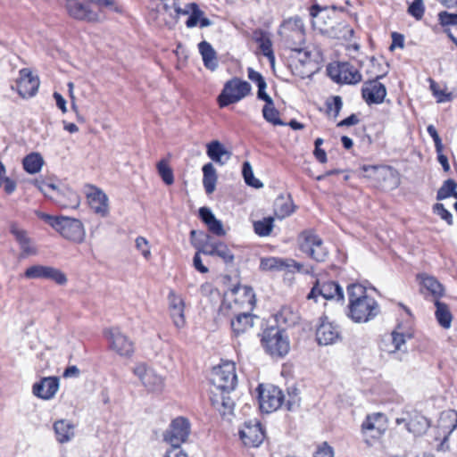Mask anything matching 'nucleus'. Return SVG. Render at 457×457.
Segmentation results:
<instances>
[{
	"instance_id": "obj_1",
	"label": "nucleus",
	"mask_w": 457,
	"mask_h": 457,
	"mask_svg": "<svg viewBox=\"0 0 457 457\" xmlns=\"http://www.w3.org/2000/svg\"><path fill=\"white\" fill-rule=\"evenodd\" d=\"M349 299L348 317L356 323L367 322L379 312L377 301L367 295L366 288L360 284L347 287Z\"/></svg>"
},
{
	"instance_id": "obj_2",
	"label": "nucleus",
	"mask_w": 457,
	"mask_h": 457,
	"mask_svg": "<svg viewBox=\"0 0 457 457\" xmlns=\"http://www.w3.org/2000/svg\"><path fill=\"white\" fill-rule=\"evenodd\" d=\"M212 393L224 400L227 394L235 390L237 384L236 365L233 361H221L211 372Z\"/></svg>"
},
{
	"instance_id": "obj_3",
	"label": "nucleus",
	"mask_w": 457,
	"mask_h": 457,
	"mask_svg": "<svg viewBox=\"0 0 457 457\" xmlns=\"http://www.w3.org/2000/svg\"><path fill=\"white\" fill-rule=\"evenodd\" d=\"M44 220L64 238L75 243H81L85 239L86 232L82 222L67 216L42 215Z\"/></svg>"
},
{
	"instance_id": "obj_4",
	"label": "nucleus",
	"mask_w": 457,
	"mask_h": 457,
	"mask_svg": "<svg viewBox=\"0 0 457 457\" xmlns=\"http://www.w3.org/2000/svg\"><path fill=\"white\" fill-rule=\"evenodd\" d=\"M370 62L373 70L370 71L369 73L373 79L364 83L361 89L362 97L368 104H381L386 96V89L378 79L386 75L387 70L378 71V72H377L375 70L379 67L380 64L375 58H372Z\"/></svg>"
},
{
	"instance_id": "obj_5",
	"label": "nucleus",
	"mask_w": 457,
	"mask_h": 457,
	"mask_svg": "<svg viewBox=\"0 0 457 457\" xmlns=\"http://www.w3.org/2000/svg\"><path fill=\"white\" fill-rule=\"evenodd\" d=\"M386 429V418L382 412H373L366 416L361 425L362 440L369 447L379 443Z\"/></svg>"
},
{
	"instance_id": "obj_6",
	"label": "nucleus",
	"mask_w": 457,
	"mask_h": 457,
	"mask_svg": "<svg viewBox=\"0 0 457 457\" xmlns=\"http://www.w3.org/2000/svg\"><path fill=\"white\" fill-rule=\"evenodd\" d=\"M251 85L238 78H234L227 81L224 87L218 96L220 107H225L235 104L247 96L251 93Z\"/></svg>"
},
{
	"instance_id": "obj_7",
	"label": "nucleus",
	"mask_w": 457,
	"mask_h": 457,
	"mask_svg": "<svg viewBox=\"0 0 457 457\" xmlns=\"http://www.w3.org/2000/svg\"><path fill=\"white\" fill-rule=\"evenodd\" d=\"M65 10L71 18L79 21L97 23L104 20L102 12L94 10L85 0H65Z\"/></svg>"
},
{
	"instance_id": "obj_8",
	"label": "nucleus",
	"mask_w": 457,
	"mask_h": 457,
	"mask_svg": "<svg viewBox=\"0 0 457 457\" xmlns=\"http://www.w3.org/2000/svg\"><path fill=\"white\" fill-rule=\"evenodd\" d=\"M191 434V423L188 419L179 416L171 420L163 433V441L170 446H181Z\"/></svg>"
},
{
	"instance_id": "obj_9",
	"label": "nucleus",
	"mask_w": 457,
	"mask_h": 457,
	"mask_svg": "<svg viewBox=\"0 0 457 457\" xmlns=\"http://www.w3.org/2000/svg\"><path fill=\"white\" fill-rule=\"evenodd\" d=\"M110 350L120 357L130 358L134 353V343L119 328H110L104 330Z\"/></svg>"
},
{
	"instance_id": "obj_10",
	"label": "nucleus",
	"mask_w": 457,
	"mask_h": 457,
	"mask_svg": "<svg viewBox=\"0 0 457 457\" xmlns=\"http://www.w3.org/2000/svg\"><path fill=\"white\" fill-rule=\"evenodd\" d=\"M287 46L297 52L302 53V46L304 44V26L301 18L293 17L287 20L282 28Z\"/></svg>"
},
{
	"instance_id": "obj_11",
	"label": "nucleus",
	"mask_w": 457,
	"mask_h": 457,
	"mask_svg": "<svg viewBox=\"0 0 457 457\" xmlns=\"http://www.w3.org/2000/svg\"><path fill=\"white\" fill-rule=\"evenodd\" d=\"M300 250L312 259L322 262L327 256L322 239L312 230L303 231L298 237Z\"/></svg>"
},
{
	"instance_id": "obj_12",
	"label": "nucleus",
	"mask_w": 457,
	"mask_h": 457,
	"mask_svg": "<svg viewBox=\"0 0 457 457\" xmlns=\"http://www.w3.org/2000/svg\"><path fill=\"white\" fill-rule=\"evenodd\" d=\"M262 343L265 350L272 356L282 357L289 351L288 338L283 331L277 328L264 331Z\"/></svg>"
},
{
	"instance_id": "obj_13",
	"label": "nucleus",
	"mask_w": 457,
	"mask_h": 457,
	"mask_svg": "<svg viewBox=\"0 0 457 457\" xmlns=\"http://www.w3.org/2000/svg\"><path fill=\"white\" fill-rule=\"evenodd\" d=\"M366 176L373 179L378 184L386 188L392 189L398 186L399 179L395 170L388 166H363Z\"/></svg>"
},
{
	"instance_id": "obj_14",
	"label": "nucleus",
	"mask_w": 457,
	"mask_h": 457,
	"mask_svg": "<svg viewBox=\"0 0 457 457\" xmlns=\"http://www.w3.org/2000/svg\"><path fill=\"white\" fill-rule=\"evenodd\" d=\"M398 426L403 425L408 432L414 436L424 434L429 427L428 419L417 411H403L396 419Z\"/></svg>"
},
{
	"instance_id": "obj_15",
	"label": "nucleus",
	"mask_w": 457,
	"mask_h": 457,
	"mask_svg": "<svg viewBox=\"0 0 457 457\" xmlns=\"http://www.w3.org/2000/svg\"><path fill=\"white\" fill-rule=\"evenodd\" d=\"M329 76L337 83L357 84L361 81L360 71L349 62H340L328 67Z\"/></svg>"
},
{
	"instance_id": "obj_16",
	"label": "nucleus",
	"mask_w": 457,
	"mask_h": 457,
	"mask_svg": "<svg viewBox=\"0 0 457 457\" xmlns=\"http://www.w3.org/2000/svg\"><path fill=\"white\" fill-rule=\"evenodd\" d=\"M133 373L148 391L159 392L164 387V378L145 363L137 364L133 368Z\"/></svg>"
},
{
	"instance_id": "obj_17",
	"label": "nucleus",
	"mask_w": 457,
	"mask_h": 457,
	"mask_svg": "<svg viewBox=\"0 0 457 457\" xmlns=\"http://www.w3.org/2000/svg\"><path fill=\"white\" fill-rule=\"evenodd\" d=\"M24 277L29 279H50L58 285H65L67 283L65 274L60 270L39 264L29 267L24 272Z\"/></svg>"
},
{
	"instance_id": "obj_18",
	"label": "nucleus",
	"mask_w": 457,
	"mask_h": 457,
	"mask_svg": "<svg viewBox=\"0 0 457 457\" xmlns=\"http://www.w3.org/2000/svg\"><path fill=\"white\" fill-rule=\"evenodd\" d=\"M457 428V411L448 410L441 412L438 420L439 436H442L440 444L441 450H448L450 448L448 440L451 434Z\"/></svg>"
},
{
	"instance_id": "obj_19",
	"label": "nucleus",
	"mask_w": 457,
	"mask_h": 457,
	"mask_svg": "<svg viewBox=\"0 0 457 457\" xmlns=\"http://www.w3.org/2000/svg\"><path fill=\"white\" fill-rule=\"evenodd\" d=\"M17 92L22 98H30L34 96L39 87L40 81L37 76H34L28 68H23L19 71L17 79Z\"/></svg>"
},
{
	"instance_id": "obj_20",
	"label": "nucleus",
	"mask_w": 457,
	"mask_h": 457,
	"mask_svg": "<svg viewBox=\"0 0 457 457\" xmlns=\"http://www.w3.org/2000/svg\"><path fill=\"white\" fill-rule=\"evenodd\" d=\"M319 295L326 300L337 299V301H341L344 299L343 289L334 281L320 283V281L317 280L311 292L308 294L307 298L317 301Z\"/></svg>"
},
{
	"instance_id": "obj_21",
	"label": "nucleus",
	"mask_w": 457,
	"mask_h": 457,
	"mask_svg": "<svg viewBox=\"0 0 457 457\" xmlns=\"http://www.w3.org/2000/svg\"><path fill=\"white\" fill-rule=\"evenodd\" d=\"M239 436L245 445L258 447L263 442L265 434L260 422L250 420L239 430Z\"/></svg>"
},
{
	"instance_id": "obj_22",
	"label": "nucleus",
	"mask_w": 457,
	"mask_h": 457,
	"mask_svg": "<svg viewBox=\"0 0 457 457\" xmlns=\"http://www.w3.org/2000/svg\"><path fill=\"white\" fill-rule=\"evenodd\" d=\"M168 303L170 316L178 328H182L186 325L185 317V301L183 297L170 290L168 295Z\"/></svg>"
},
{
	"instance_id": "obj_23",
	"label": "nucleus",
	"mask_w": 457,
	"mask_h": 457,
	"mask_svg": "<svg viewBox=\"0 0 457 457\" xmlns=\"http://www.w3.org/2000/svg\"><path fill=\"white\" fill-rule=\"evenodd\" d=\"M258 317L249 311L238 313L231 320V328L235 337L248 334L253 328Z\"/></svg>"
},
{
	"instance_id": "obj_24",
	"label": "nucleus",
	"mask_w": 457,
	"mask_h": 457,
	"mask_svg": "<svg viewBox=\"0 0 457 457\" xmlns=\"http://www.w3.org/2000/svg\"><path fill=\"white\" fill-rule=\"evenodd\" d=\"M59 378L47 377L35 383L32 387L33 394L38 398L48 400L54 396L59 389Z\"/></svg>"
},
{
	"instance_id": "obj_25",
	"label": "nucleus",
	"mask_w": 457,
	"mask_h": 457,
	"mask_svg": "<svg viewBox=\"0 0 457 457\" xmlns=\"http://www.w3.org/2000/svg\"><path fill=\"white\" fill-rule=\"evenodd\" d=\"M87 200L90 208L102 217H105L109 212V204L107 195L99 188L91 187L87 193Z\"/></svg>"
},
{
	"instance_id": "obj_26",
	"label": "nucleus",
	"mask_w": 457,
	"mask_h": 457,
	"mask_svg": "<svg viewBox=\"0 0 457 457\" xmlns=\"http://www.w3.org/2000/svg\"><path fill=\"white\" fill-rule=\"evenodd\" d=\"M316 338L320 345H332L340 339V332L333 323L322 321L317 328Z\"/></svg>"
},
{
	"instance_id": "obj_27",
	"label": "nucleus",
	"mask_w": 457,
	"mask_h": 457,
	"mask_svg": "<svg viewBox=\"0 0 457 457\" xmlns=\"http://www.w3.org/2000/svg\"><path fill=\"white\" fill-rule=\"evenodd\" d=\"M207 156L215 163L223 166L231 158L232 153L218 140L211 141L206 145Z\"/></svg>"
},
{
	"instance_id": "obj_28",
	"label": "nucleus",
	"mask_w": 457,
	"mask_h": 457,
	"mask_svg": "<svg viewBox=\"0 0 457 457\" xmlns=\"http://www.w3.org/2000/svg\"><path fill=\"white\" fill-rule=\"evenodd\" d=\"M303 265L291 259H281L277 257L262 258L260 268L262 270H284L295 268L301 271Z\"/></svg>"
},
{
	"instance_id": "obj_29",
	"label": "nucleus",
	"mask_w": 457,
	"mask_h": 457,
	"mask_svg": "<svg viewBox=\"0 0 457 457\" xmlns=\"http://www.w3.org/2000/svg\"><path fill=\"white\" fill-rule=\"evenodd\" d=\"M199 216L201 220L206 224L210 232L219 237L226 235L222 222L216 219L209 208L201 207L199 209Z\"/></svg>"
},
{
	"instance_id": "obj_30",
	"label": "nucleus",
	"mask_w": 457,
	"mask_h": 457,
	"mask_svg": "<svg viewBox=\"0 0 457 457\" xmlns=\"http://www.w3.org/2000/svg\"><path fill=\"white\" fill-rule=\"evenodd\" d=\"M418 278L420 279L422 294L427 292L436 299L443 295L444 287L436 278L426 274L419 275Z\"/></svg>"
},
{
	"instance_id": "obj_31",
	"label": "nucleus",
	"mask_w": 457,
	"mask_h": 457,
	"mask_svg": "<svg viewBox=\"0 0 457 457\" xmlns=\"http://www.w3.org/2000/svg\"><path fill=\"white\" fill-rule=\"evenodd\" d=\"M254 40L259 43V48L262 54L268 58L271 66L275 64V55L272 49V43L269 34L262 30H255L253 32Z\"/></svg>"
},
{
	"instance_id": "obj_32",
	"label": "nucleus",
	"mask_w": 457,
	"mask_h": 457,
	"mask_svg": "<svg viewBox=\"0 0 457 457\" xmlns=\"http://www.w3.org/2000/svg\"><path fill=\"white\" fill-rule=\"evenodd\" d=\"M54 429L56 440L61 444L70 442L75 435L74 425L66 420H57L54 424Z\"/></svg>"
},
{
	"instance_id": "obj_33",
	"label": "nucleus",
	"mask_w": 457,
	"mask_h": 457,
	"mask_svg": "<svg viewBox=\"0 0 457 457\" xmlns=\"http://www.w3.org/2000/svg\"><path fill=\"white\" fill-rule=\"evenodd\" d=\"M172 1V7L174 8L175 12L177 13H183L187 14L189 12H191V15L187 19L186 24L188 28H193L197 25V23L200 21L201 17L203 16L204 12L201 11L198 7V5L195 3H191L187 5V10H182L177 4V0H171Z\"/></svg>"
},
{
	"instance_id": "obj_34",
	"label": "nucleus",
	"mask_w": 457,
	"mask_h": 457,
	"mask_svg": "<svg viewBox=\"0 0 457 457\" xmlns=\"http://www.w3.org/2000/svg\"><path fill=\"white\" fill-rule=\"evenodd\" d=\"M198 49L202 55L204 66L211 71H214L218 66V61L216 52L212 45L206 41H202L198 45Z\"/></svg>"
},
{
	"instance_id": "obj_35",
	"label": "nucleus",
	"mask_w": 457,
	"mask_h": 457,
	"mask_svg": "<svg viewBox=\"0 0 457 457\" xmlns=\"http://www.w3.org/2000/svg\"><path fill=\"white\" fill-rule=\"evenodd\" d=\"M203 184L205 192L210 195L214 192L217 182V172L212 162H208L203 166Z\"/></svg>"
},
{
	"instance_id": "obj_36",
	"label": "nucleus",
	"mask_w": 457,
	"mask_h": 457,
	"mask_svg": "<svg viewBox=\"0 0 457 457\" xmlns=\"http://www.w3.org/2000/svg\"><path fill=\"white\" fill-rule=\"evenodd\" d=\"M294 212H295V206H294L292 199L285 198L284 196H278L275 200L274 213L278 219L282 220L286 217H288Z\"/></svg>"
},
{
	"instance_id": "obj_37",
	"label": "nucleus",
	"mask_w": 457,
	"mask_h": 457,
	"mask_svg": "<svg viewBox=\"0 0 457 457\" xmlns=\"http://www.w3.org/2000/svg\"><path fill=\"white\" fill-rule=\"evenodd\" d=\"M258 400H284L282 391L271 384H260L257 387Z\"/></svg>"
},
{
	"instance_id": "obj_38",
	"label": "nucleus",
	"mask_w": 457,
	"mask_h": 457,
	"mask_svg": "<svg viewBox=\"0 0 457 457\" xmlns=\"http://www.w3.org/2000/svg\"><path fill=\"white\" fill-rule=\"evenodd\" d=\"M24 170L29 174L39 172L44 164V159L38 153L28 154L22 162Z\"/></svg>"
},
{
	"instance_id": "obj_39",
	"label": "nucleus",
	"mask_w": 457,
	"mask_h": 457,
	"mask_svg": "<svg viewBox=\"0 0 457 457\" xmlns=\"http://www.w3.org/2000/svg\"><path fill=\"white\" fill-rule=\"evenodd\" d=\"M435 305L436 307L435 314L438 323L441 327L449 328L451 327L453 317L447 304L440 302L439 300H436Z\"/></svg>"
},
{
	"instance_id": "obj_40",
	"label": "nucleus",
	"mask_w": 457,
	"mask_h": 457,
	"mask_svg": "<svg viewBox=\"0 0 457 457\" xmlns=\"http://www.w3.org/2000/svg\"><path fill=\"white\" fill-rule=\"evenodd\" d=\"M237 297L235 299L236 303H246L248 305L249 311L252 310L254 303V294L252 288L247 287H239L235 292Z\"/></svg>"
},
{
	"instance_id": "obj_41",
	"label": "nucleus",
	"mask_w": 457,
	"mask_h": 457,
	"mask_svg": "<svg viewBox=\"0 0 457 457\" xmlns=\"http://www.w3.org/2000/svg\"><path fill=\"white\" fill-rule=\"evenodd\" d=\"M262 116L266 120V121H268L275 126L287 125L279 118V112L275 108L273 102H271V104H265V105L263 106V109H262Z\"/></svg>"
},
{
	"instance_id": "obj_42",
	"label": "nucleus",
	"mask_w": 457,
	"mask_h": 457,
	"mask_svg": "<svg viewBox=\"0 0 457 457\" xmlns=\"http://www.w3.org/2000/svg\"><path fill=\"white\" fill-rule=\"evenodd\" d=\"M12 232L14 235V237H15L16 240L18 241V243L20 244V246H21V250L23 251V253L26 255L35 254L36 253V250L31 245L30 239L27 236L26 232H24L22 230H19L17 228H12Z\"/></svg>"
},
{
	"instance_id": "obj_43",
	"label": "nucleus",
	"mask_w": 457,
	"mask_h": 457,
	"mask_svg": "<svg viewBox=\"0 0 457 457\" xmlns=\"http://www.w3.org/2000/svg\"><path fill=\"white\" fill-rule=\"evenodd\" d=\"M274 219L272 217L263 218L253 222L254 232L261 237L269 236L273 228Z\"/></svg>"
},
{
	"instance_id": "obj_44",
	"label": "nucleus",
	"mask_w": 457,
	"mask_h": 457,
	"mask_svg": "<svg viewBox=\"0 0 457 457\" xmlns=\"http://www.w3.org/2000/svg\"><path fill=\"white\" fill-rule=\"evenodd\" d=\"M38 189L47 197L59 201L61 190L54 183H48L45 181H36Z\"/></svg>"
},
{
	"instance_id": "obj_45",
	"label": "nucleus",
	"mask_w": 457,
	"mask_h": 457,
	"mask_svg": "<svg viewBox=\"0 0 457 457\" xmlns=\"http://www.w3.org/2000/svg\"><path fill=\"white\" fill-rule=\"evenodd\" d=\"M159 175L166 185H171L174 182L173 170L169 166L166 160H161L156 165Z\"/></svg>"
},
{
	"instance_id": "obj_46",
	"label": "nucleus",
	"mask_w": 457,
	"mask_h": 457,
	"mask_svg": "<svg viewBox=\"0 0 457 457\" xmlns=\"http://www.w3.org/2000/svg\"><path fill=\"white\" fill-rule=\"evenodd\" d=\"M457 184L453 179H447L444 182L442 187L438 189L436 194L437 200H444L452 195L454 196Z\"/></svg>"
},
{
	"instance_id": "obj_47",
	"label": "nucleus",
	"mask_w": 457,
	"mask_h": 457,
	"mask_svg": "<svg viewBox=\"0 0 457 457\" xmlns=\"http://www.w3.org/2000/svg\"><path fill=\"white\" fill-rule=\"evenodd\" d=\"M242 173L245 181L248 186H251L255 188H260L262 187V183L259 179L254 178L252 166L248 162H244Z\"/></svg>"
},
{
	"instance_id": "obj_48",
	"label": "nucleus",
	"mask_w": 457,
	"mask_h": 457,
	"mask_svg": "<svg viewBox=\"0 0 457 457\" xmlns=\"http://www.w3.org/2000/svg\"><path fill=\"white\" fill-rule=\"evenodd\" d=\"M220 414L229 421L234 416V402H213Z\"/></svg>"
},
{
	"instance_id": "obj_49",
	"label": "nucleus",
	"mask_w": 457,
	"mask_h": 457,
	"mask_svg": "<svg viewBox=\"0 0 457 457\" xmlns=\"http://www.w3.org/2000/svg\"><path fill=\"white\" fill-rule=\"evenodd\" d=\"M216 256L220 257L226 264L232 263L234 261V254L229 250L228 246L223 242H219L218 249H216Z\"/></svg>"
},
{
	"instance_id": "obj_50",
	"label": "nucleus",
	"mask_w": 457,
	"mask_h": 457,
	"mask_svg": "<svg viewBox=\"0 0 457 457\" xmlns=\"http://www.w3.org/2000/svg\"><path fill=\"white\" fill-rule=\"evenodd\" d=\"M425 12L423 0H413L408 7V13L420 21L422 19Z\"/></svg>"
},
{
	"instance_id": "obj_51",
	"label": "nucleus",
	"mask_w": 457,
	"mask_h": 457,
	"mask_svg": "<svg viewBox=\"0 0 457 457\" xmlns=\"http://www.w3.org/2000/svg\"><path fill=\"white\" fill-rule=\"evenodd\" d=\"M90 4H95L99 6L101 11L102 7L108 8L114 11L115 12H121L122 8L120 6L115 0H87Z\"/></svg>"
},
{
	"instance_id": "obj_52",
	"label": "nucleus",
	"mask_w": 457,
	"mask_h": 457,
	"mask_svg": "<svg viewBox=\"0 0 457 457\" xmlns=\"http://www.w3.org/2000/svg\"><path fill=\"white\" fill-rule=\"evenodd\" d=\"M284 402H257L260 411L263 414H270L282 407Z\"/></svg>"
},
{
	"instance_id": "obj_53",
	"label": "nucleus",
	"mask_w": 457,
	"mask_h": 457,
	"mask_svg": "<svg viewBox=\"0 0 457 457\" xmlns=\"http://www.w3.org/2000/svg\"><path fill=\"white\" fill-rule=\"evenodd\" d=\"M218 244L219 242L207 240L197 247V252L204 255L214 256L216 254V249H218Z\"/></svg>"
},
{
	"instance_id": "obj_54",
	"label": "nucleus",
	"mask_w": 457,
	"mask_h": 457,
	"mask_svg": "<svg viewBox=\"0 0 457 457\" xmlns=\"http://www.w3.org/2000/svg\"><path fill=\"white\" fill-rule=\"evenodd\" d=\"M136 247L138 251H140V253H142V255L144 256L145 259H146V260L150 259L151 251H150L149 242L146 238H145L143 237H137L136 238Z\"/></svg>"
},
{
	"instance_id": "obj_55",
	"label": "nucleus",
	"mask_w": 457,
	"mask_h": 457,
	"mask_svg": "<svg viewBox=\"0 0 457 457\" xmlns=\"http://www.w3.org/2000/svg\"><path fill=\"white\" fill-rule=\"evenodd\" d=\"M430 88L433 92V95L437 98V102L444 103L452 100V95L450 93H446L445 90L440 89L439 86L436 82H431Z\"/></svg>"
},
{
	"instance_id": "obj_56",
	"label": "nucleus",
	"mask_w": 457,
	"mask_h": 457,
	"mask_svg": "<svg viewBox=\"0 0 457 457\" xmlns=\"http://www.w3.org/2000/svg\"><path fill=\"white\" fill-rule=\"evenodd\" d=\"M390 338L393 344V349H389L388 352L395 353L402 350V346L405 344V336L402 333L394 331L392 332Z\"/></svg>"
},
{
	"instance_id": "obj_57",
	"label": "nucleus",
	"mask_w": 457,
	"mask_h": 457,
	"mask_svg": "<svg viewBox=\"0 0 457 457\" xmlns=\"http://www.w3.org/2000/svg\"><path fill=\"white\" fill-rule=\"evenodd\" d=\"M434 212L437 214L442 220H445L448 225L453 224L452 213L445 208L444 204H436L434 205Z\"/></svg>"
},
{
	"instance_id": "obj_58",
	"label": "nucleus",
	"mask_w": 457,
	"mask_h": 457,
	"mask_svg": "<svg viewBox=\"0 0 457 457\" xmlns=\"http://www.w3.org/2000/svg\"><path fill=\"white\" fill-rule=\"evenodd\" d=\"M439 21L443 26L457 25V13L441 12L438 14Z\"/></svg>"
},
{
	"instance_id": "obj_59",
	"label": "nucleus",
	"mask_w": 457,
	"mask_h": 457,
	"mask_svg": "<svg viewBox=\"0 0 457 457\" xmlns=\"http://www.w3.org/2000/svg\"><path fill=\"white\" fill-rule=\"evenodd\" d=\"M427 130L434 140L436 153L440 154L443 151V144L436 128L433 125H429Z\"/></svg>"
},
{
	"instance_id": "obj_60",
	"label": "nucleus",
	"mask_w": 457,
	"mask_h": 457,
	"mask_svg": "<svg viewBox=\"0 0 457 457\" xmlns=\"http://www.w3.org/2000/svg\"><path fill=\"white\" fill-rule=\"evenodd\" d=\"M343 102L342 98L338 96H334L331 101H328L327 107L329 112H335V117L339 114L340 110L342 109Z\"/></svg>"
},
{
	"instance_id": "obj_61",
	"label": "nucleus",
	"mask_w": 457,
	"mask_h": 457,
	"mask_svg": "<svg viewBox=\"0 0 457 457\" xmlns=\"http://www.w3.org/2000/svg\"><path fill=\"white\" fill-rule=\"evenodd\" d=\"M314 457H334L333 449L327 443H323L314 453Z\"/></svg>"
},
{
	"instance_id": "obj_62",
	"label": "nucleus",
	"mask_w": 457,
	"mask_h": 457,
	"mask_svg": "<svg viewBox=\"0 0 457 457\" xmlns=\"http://www.w3.org/2000/svg\"><path fill=\"white\" fill-rule=\"evenodd\" d=\"M247 75L250 80L257 84V87L260 86L261 84L266 83L262 75L260 72L254 71L253 68L247 69Z\"/></svg>"
},
{
	"instance_id": "obj_63",
	"label": "nucleus",
	"mask_w": 457,
	"mask_h": 457,
	"mask_svg": "<svg viewBox=\"0 0 457 457\" xmlns=\"http://www.w3.org/2000/svg\"><path fill=\"white\" fill-rule=\"evenodd\" d=\"M201 253L198 252L195 253L193 258V265L195 270H197L201 273H207L209 271L208 268L203 264L202 258L200 256Z\"/></svg>"
},
{
	"instance_id": "obj_64",
	"label": "nucleus",
	"mask_w": 457,
	"mask_h": 457,
	"mask_svg": "<svg viewBox=\"0 0 457 457\" xmlns=\"http://www.w3.org/2000/svg\"><path fill=\"white\" fill-rule=\"evenodd\" d=\"M164 457H187V454L181 449V446H170L166 451Z\"/></svg>"
}]
</instances>
